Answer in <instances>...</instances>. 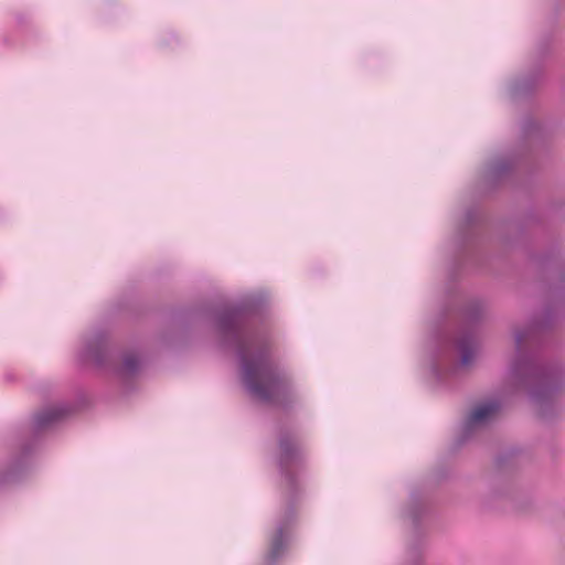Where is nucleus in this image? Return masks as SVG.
Returning <instances> with one entry per match:
<instances>
[{"mask_svg": "<svg viewBox=\"0 0 565 565\" xmlns=\"http://www.w3.org/2000/svg\"><path fill=\"white\" fill-rule=\"evenodd\" d=\"M18 473V463L0 462V486L14 480Z\"/></svg>", "mask_w": 565, "mask_h": 565, "instance_id": "obj_9", "label": "nucleus"}, {"mask_svg": "<svg viewBox=\"0 0 565 565\" xmlns=\"http://www.w3.org/2000/svg\"><path fill=\"white\" fill-rule=\"evenodd\" d=\"M299 459L300 451L295 441L289 437L280 438L278 463L281 472L286 476L289 483H292V478L289 473V466L297 465Z\"/></svg>", "mask_w": 565, "mask_h": 565, "instance_id": "obj_7", "label": "nucleus"}, {"mask_svg": "<svg viewBox=\"0 0 565 565\" xmlns=\"http://www.w3.org/2000/svg\"><path fill=\"white\" fill-rule=\"evenodd\" d=\"M466 220H467V222H470L472 220V213L471 212L467 213Z\"/></svg>", "mask_w": 565, "mask_h": 565, "instance_id": "obj_13", "label": "nucleus"}, {"mask_svg": "<svg viewBox=\"0 0 565 565\" xmlns=\"http://www.w3.org/2000/svg\"><path fill=\"white\" fill-rule=\"evenodd\" d=\"M409 518L415 519L416 516H415V515H413V513L411 512V513H409Z\"/></svg>", "mask_w": 565, "mask_h": 565, "instance_id": "obj_15", "label": "nucleus"}, {"mask_svg": "<svg viewBox=\"0 0 565 565\" xmlns=\"http://www.w3.org/2000/svg\"><path fill=\"white\" fill-rule=\"evenodd\" d=\"M81 356L92 360L96 365L107 369L122 380L136 375L143 364L142 356L135 351H127L119 359L102 331H94L84 337Z\"/></svg>", "mask_w": 565, "mask_h": 565, "instance_id": "obj_2", "label": "nucleus"}, {"mask_svg": "<svg viewBox=\"0 0 565 565\" xmlns=\"http://www.w3.org/2000/svg\"><path fill=\"white\" fill-rule=\"evenodd\" d=\"M72 413V407L66 403H57L43 408L35 414L33 426L35 430L46 429L58 423Z\"/></svg>", "mask_w": 565, "mask_h": 565, "instance_id": "obj_6", "label": "nucleus"}, {"mask_svg": "<svg viewBox=\"0 0 565 565\" xmlns=\"http://www.w3.org/2000/svg\"><path fill=\"white\" fill-rule=\"evenodd\" d=\"M510 168V162L505 160H495L487 167V173L491 178L501 177Z\"/></svg>", "mask_w": 565, "mask_h": 565, "instance_id": "obj_10", "label": "nucleus"}, {"mask_svg": "<svg viewBox=\"0 0 565 565\" xmlns=\"http://www.w3.org/2000/svg\"><path fill=\"white\" fill-rule=\"evenodd\" d=\"M292 521V510H288L284 518L277 521L276 529L269 539V551L266 556V562L268 564H274L285 555L288 543V530Z\"/></svg>", "mask_w": 565, "mask_h": 565, "instance_id": "obj_4", "label": "nucleus"}, {"mask_svg": "<svg viewBox=\"0 0 565 565\" xmlns=\"http://www.w3.org/2000/svg\"><path fill=\"white\" fill-rule=\"evenodd\" d=\"M216 329L222 344L235 351L239 379L248 395L259 402L284 404L292 392V383L285 370L271 360L269 337L252 327L247 310H221Z\"/></svg>", "mask_w": 565, "mask_h": 565, "instance_id": "obj_1", "label": "nucleus"}, {"mask_svg": "<svg viewBox=\"0 0 565 565\" xmlns=\"http://www.w3.org/2000/svg\"><path fill=\"white\" fill-rule=\"evenodd\" d=\"M431 375L434 376V379L437 381V382H443L445 380V374L439 370V365L437 364H434L431 366Z\"/></svg>", "mask_w": 565, "mask_h": 565, "instance_id": "obj_12", "label": "nucleus"}, {"mask_svg": "<svg viewBox=\"0 0 565 565\" xmlns=\"http://www.w3.org/2000/svg\"><path fill=\"white\" fill-rule=\"evenodd\" d=\"M529 338V332L525 331H520V332H516L515 333V347H516V351L520 352L521 351V348H522V343L524 340H526Z\"/></svg>", "mask_w": 565, "mask_h": 565, "instance_id": "obj_11", "label": "nucleus"}, {"mask_svg": "<svg viewBox=\"0 0 565 565\" xmlns=\"http://www.w3.org/2000/svg\"><path fill=\"white\" fill-rule=\"evenodd\" d=\"M501 405L498 401H488L476 405L462 423L463 438L489 425L497 416Z\"/></svg>", "mask_w": 565, "mask_h": 565, "instance_id": "obj_3", "label": "nucleus"}, {"mask_svg": "<svg viewBox=\"0 0 565 565\" xmlns=\"http://www.w3.org/2000/svg\"><path fill=\"white\" fill-rule=\"evenodd\" d=\"M512 373L525 380L534 379L539 381L540 387L532 392L534 398L540 397L541 391L543 393H550L555 388L552 383L554 375L540 371L531 361H515L512 366Z\"/></svg>", "mask_w": 565, "mask_h": 565, "instance_id": "obj_5", "label": "nucleus"}, {"mask_svg": "<svg viewBox=\"0 0 565 565\" xmlns=\"http://www.w3.org/2000/svg\"><path fill=\"white\" fill-rule=\"evenodd\" d=\"M457 370H458V366H454L451 372H457Z\"/></svg>", "mask_w": 565, "mask_h": 565, "instance_id": "obj_14", "label": "nucleus"}, {"mask_svg": "<svg viewBox=\"0 0 565 565\" xmlns=\"http://www.w3.org/2000/svg\"><path fill=\"white\" fill-rule=\"evenodd\" d=\"M457 348L460 352V366L466 367L472 364L477 353V341L473 334H463L457 341Z\"/></svg>", "mask_w": 565, "mask_h": 565, "instance_id": "obj_8", "label": "nucleus"}]
</instances>
